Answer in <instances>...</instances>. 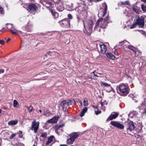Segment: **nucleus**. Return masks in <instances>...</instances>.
<instances>
[{
	"label": "nucleus",
	"mask_w": 146,
	"mask_h": 146,
	"mask_svg": "<svg viewBox=\"0 0 146 146\" xmlns=\"http://www.w3.org/2000/svg\"><path fill=\"white\" fill-rule=\"evenodd\" d=\"M68 17L69 19H72V16L71 14H68Z\"/></svg>",
	"instance_id": "79ce46f5"
},
{
	"label": "nucleus",
	"mask_w": 146,
	"mask_h": 146,
	"mask_svg": "<svg viewBox=\"0 0 146 146\" xmlns=\"http://www.w3.org/2000/svg\"><path fill=\"white\" fill-rule=\"evenodd\" d=\"M58 23L62 27L64 28H68L70 26V21L67 18L59 21Z\"/></svg>",
	"instance_id": "0eeeda50"
},
{
	"label": "nucleus",
	"mask_w": 146,
	"mask_h": 146,
	"mask_svg": "<svg viewBox=\"0 0 146 146\" xmlns=\"http://www.w3.org/2000/svg\"><path fill=\"white\" fill-rule=\"evenodd\" d=\"M47 135V133L46 132L44 133H42L40 136L42 137H46Z\"/></svg>",
	"instance_id": "e433bc0d"
},
{
	"label": "nucleus",
	"mask_w": 146,
	"mask_h": 146,
	"mask_svg": "<svg viewBox=\"0 0 146 146\" xmlns=\"http://www.w3.org/2000/svg\"><path fill=\"white\" fill-rule=\"evenodd\" d=\"M10 31L13 34L17 35V33L16 31V30L15 29L13 30L12 29H10Z\"/></svg>",
	"instance_id": "f704fd0d"
},
{
	"label": "nucleus",
	"mask_w": 146,
	"mask_h": 146,
	"mask_svg": "<svg viewBox=\"0 0 146 146\" xmlns=\"http://www.w3.org/2000/svg\"><path fill=\"white\" fill-rule=\"evenodd\" d=\"M110 124L113 126L120 129H123L124 127L123 124L119 122L116 121H112L110 122Z\"/></svg>",
	"instance_id": "f8f14e48"
},
{
	"label": "nucleus",
	"mask_w": 146,
	"mask_h": 146,
	"mask_svg": "<svg viewBox=\"0 0 146 146\" xmlns=\"http://www.w3.org/2000/svg\"><path fill=\"white\" fill-rule=\"evenodd\" d=\"M33 146H36V145H35L34 144V145H33Z\"/></svg>",
	"instance_id": "338daca9"
},
{
	"label": "nucleus",
	"mask_w": 146,
	"mask_h": 146,
	"mask_svg": "<svg viewBox=\"0 0 146 146\" xmlns=\"http://www.w3.org/2000/svg\"><path fill=\"white\" fill-rule=\"evenodd\" d=\"M100 104L102 106H103L104 105V103L102 102H101Z\"/></svg>",
	"instance_id": "bf43d9fd"
},
{
	"label": "nucleus",
	"mask_w": 146,
	"mask_h": 146,
	"mask_svg": "<svg viewBox=\"0 0 146 146\" xmlns=\"http://www.w3.org/2000/svg\"><path fill=\"white\" fill-rule=\"evenodd\" d=\"M79 134L78 132H74L70 134V137L67 140V143L69 144H72L76 139L78 137Z\"/></svg>",
	"instance_id": "39448f33"
},
{
	"label": "nucleus",
	"mask_w": 146,
	"mask_h": 146,
	"mask_svg": "<svg viewBox=\"0 0 146 146\" xmlns=\"http://www.w3.org/2000/svg\"><path fill=\"white\" fill-rule=\"evenodd\" d=\"M18 133H14L12 134L10 136L9 138L10 139H13L16 135L18 134Z\"/></svg>",
	"instance_id": "72a5a7b5"
},
{
	"label": "nucleus",
	"mask_w": 146,
	"mask_h": 146,
	"mask_svg": "<svg viewBox=\"0 0 146 146\" xmlns=\"http://www.w3.org/2000/svg\"><path fill=\"white\" fill-rule=\"evenodd\" d=\"M126 127L127 131H131L134 130L135 125L132 121H130L126 122Z\"/></svg>",
	"instance_id": "9b49d317"
},
{
	"label": "nucleus",
	"mask_w": 146,
	"mask_h": 146,
	"mask_svg": "<svg viewBox=\"0 0 146 146\" xmlns=\"http://www.w3.org/2000/svg\"><path fill=\"white\" fill-rule=\"evenodd\" d=\"M27 10L31 13L36 11L38 9L37 6L34 3H31L28 5Z\"/></svg>",
	"instance_id": "1a4fd4ad"
},
{
	"label": "nucleus",
	"mask_w": 146,
	"mask_h": 146,
	"mask_svg": "<svg viewBox=\"0 0 146 146\" xmlns=\"http://www.w3.org/2000/svg\"><path fill=\"white\" fill-rule=\"evenodd\" d=\"M138 109L142 115L146 114V106L143 103L141 104Z\"/></svg>",
	"instance_id": "9d476101"
},
{
	"label": "nucleus",
	"mask_w": 146,
	"mask_h": 146,
	"mask_svg": "<svg viewBox=\"0 0 146 146\" xmlns=\"http://www.w3.org/2000/svg\"><path fill=\"white\" fill-rule=\"evenodd\" d=\"M88 1L90 3H92L94 1H95V0H88Z\"/></svg>",
	"instance_id": "8fccbe9b"
},
{
	"label": "nucleus",
	"mask_w": 146,
	"mask_h": 146,
	"mask_svg": "<svg viewBox=\"0 0 146 146\" xmlns=\"http://www.w3.org/2000/svg\"><path fill=\"white\" fill-rule=\"evenodd\" d=\"M57 9L59 11H62L64 9V7L61 3H59L56 5Z\"/></svg>",
	"instance_id": "dca6fc26"
},
{
	"label": "nucleus",
	"mask_w": 146,
	"mask_h": 146,
	"mask_svg": "<svg viewBox=\"0 0 146 146\" xmlns=\"http://www.w3.org/2000/svg\"><path fill=\"white\" fill-rule=\"evenodd\" d=\"M133 11L137 14H139L140 12V8L137 6H134L132 8Z\"/></svg>",
	"instance_id": "aec40b11"
},
{
	"label": "nucleus",
	"mask_w": 146,
	"mask_h": 146,
	"mask_svg": "<svg viewBox=\"0 0 146 146\" xmlns=\"http://www.w3.org/2000/svg\"><path fill=\"white\" fill-rule=\"evenodd\" d=\"M84 28L83 29L84 32L88 35H90L92 31V28L93 27V22L91 20H89L87 21L85 25L84 22Z\"/></svg>",
	"instance_id": "f03ea898"
},
{
	"label": "nucleus",
	"mask_w": 146,
	"mask_h": 146,
	"mask_svg": "<svg viewBox=\"0 0 146 146\" xmlns=\"http://www.w3.org/2000/svg\"><path fill=\"white\" fill-rule=\"evenodd\" d=\"M87 110L88 109L87 107H85L84 108L80 114V116L81 117H83L85 113L87 111Z\"/></svg>",
	"instance_id": "4be33fe9"
},
{
	"label": "nucleus",
	"mask_w": 146,
	"mask_h": 146,
	"mask_svg": "<svg viewBox=\"0 0 146 146\" xmlns=\"http://www.w3.org/2000/svg\"><path fill=\"white\" fill-rule=\"evenodd\" d=\"M128 48L135 52H136L135 47L132 45H129L128 46Z\"/></svg>",
	"instance_id": "c756f323"
},
{
	"label": "nucleus",
	"mask_w": 146,
	"mask_h": 146,
	"mask_svg": "<svg viewBox=\"0 0 146 146\" xmlns=\"http://www.w3.org/2000/svg\"><path fill=\"white\" fill-rule=\"evenodd\" d=\"M124 41H121V42H119V43H122V42H123Z\"/></svg>",
	"instance_id": "680f3d73"
},
{
	"label": "nucleus",
	"mask_w": 146,
	"mask_h": 146,
	"mask_svg": "<svg viewBox=\"0 0 146 146\" xmlns=\"http://www.w3.org/2000/svg\"><path fill=\"white\" fill-rule=\"evenodd\" d=\"M106 55L108 57L110 58V59L112 60H114L115 59V56H114L111 53H106Z\"/></svg>",
	"instance_id": "b1692460"
},
{
	"label": "nucleus",
	"mask_w": 146,
	"mask_h": 146,
	"mask_svg": "<svg viewBox=\"0 0 146 146\" xmlns=\"http://www.w3.org/2000/svg\"><path fill=\"white\" fill-rule=\"evenodd\" d=\"M101 83L102 85H104L105 87H108L110 88H111V85L110 84H108L106 82H102Z\"/></svg>",
	"instance_id": "7c9ffc66"
},
{
	"label": "nucleus",
	"mask_w": 146,
	"mask_h": 146,
	"mask_svg": "<svg viewBox=\"0 0 146 146\" xmlns=\"http://www.w3.org/2000/svg\"><path fill=\"white\" fill-rule=\"evenodd\" d=\"M25 29L28 32H31L32 31V27L31 25H28Z\"/></svg>",
	"instance_id": "393cba45"
},
{
	"label": "nucleus",
	"mask_w": 146,
	"mask_h": 146,
	"mask_svg": "<svg viewBox=\"0 0 146 146\" xmlns=\"http://www.w3.org/2000/svg\"><path fill=\"white\" fill-rule=\"evenodd\" d=\"M95 71H94L93 72V73L94 74V75L96 76V77H99V76L97 74H95Z\"/></svg>",
	"instance_id": "de8ad7c7"
},
{
	"label": "nucleus",
	"mask_w": 146,
	"mask_h": 146,
	"mask_svg": "<svg viewBox=\"0 0 146 146\" xmlns=\"http://www.w3.org/2000/svg\"><path fill=\"white\" fill-rule=\"evenodd\" d=\"M18 122V120H15L10 121L8 122V123L9 125H14L17 124Z\"/></svg>",
	"instance_id": "412c9836"
},
{
	"label": "nucleus",
	"mask_w": 146,
	"mask_h": 146,
	"mask_svg": "<svg viewBox=\"0 0 146 146\" xmlns=\"http://www.w3.org/2000/svg\"><path fill=\"white\" fill-rule=\"evenodd\" d=\"M109 16H107L104 19L102 18L99 19L95 24L94 29H97L100 26V28L105 29L109 22Z\"/></svg>",
	"instance_id": "f257e3e1"
},
{
	"label": "nucleus",
	"mask_w": 146,
	"mask_h": 146,
	"mask_svg": "<svg viewBox=\"0 0 146 146\" xmlns=\"http://www.w3.org/2000/svg\"><path fill=\"white\" fill-rule=\"evenodd\" d=\"M11 40V39L10 38H9L7 39V43L8 42L10 41Z\"/></svg>",
	"instance_id": "603ef678"
},
{
	"label": "nucleus",
	"mask_w": 146,
	"mask_h": 146,
	"mask_svg": "<svg viewBox=\"0 0 146 146\" xmlns=\"http://www.w3.org/2000/svg\"><path fill=\"white\" fill-rule=\"evenodd\" d=\"M98 74H100V75H102V74L101 73H98Z\"/></svg>",
	"instance_id": "69168bd1"
},
{
	"label": "nucleus",
	"mask_w": 146,
	"mask_h": 146,
	"mask_svg": "<svg viewBox=\"0 0 146 146\" xmlns=\"http://www.w3.org/2000/svg\"><path fill=\"white\" fill-rule=\"evenodd\" d=\"M107 91V92H110V91H111V90H107V91Z\"/></svg>",
	"instance_id": "0e129e2a"
},
{
	"label": "nucleus",
	"mask_w": 146,
	"mask_h": 146,
	"mask_svg": "<svg viewBox=\"0 0 146 146\" xmlns=\"http://www.w3.org/2000/svg\"><path fill=\"white\" fill-rule=\"evenodd\" d=\"M118 115L119 113L116 112H112L108 117L106 121H108L109 120H112L113 119H115L118 116Z\"/></svg>",
	"instance_id": "ddd939ff"
},
{
	"label": "nucleus",
	"mask_w": 146,
	"mask_h": 146,
	"mask_svg": "<svg viewBox=\"0 0 146 146\" xmlns=\"http://www.w3.org/2000/svg\"><path fill=\"white\" fill-rule=\"evenodd\" d=\"M83 103L84 106H87L88 105V100L86 98H85L84 99Z\"/></svg>",
	"instance_id": "2f4dec72"
},
{
	"label": "nucleus",
	"mask_w": 146,
	"mask_h": 146,
	"mask_svg": "<svg viewBox=\"0 0 146 146\" xmlns=\"http://www.w3.org/2000/svg\"><path fill=\"white\" fill-rule=\"evenodd\" d=\"M102 7H101L99 11L98 15L104 17L105 16L107 9V5L105 2L102 3Z\"/></svg>",
	"instance_id": "423d86ee"
},
{
	"label": "nucleus",
	"mask_w": 146,
	"mask_h": 146,
	"mask_svg": "<svg viewBox=\"0 0 146 146\" xmlns=\"http://www.w3.org/2000/svg\"><path fill=\"white\" fill-rule=\"evenodd\" d=\"M50 11L54 18H58L59 15L57 13L55 12L52 9H51V10H50Z\"/></svg>",
	"instance_id": "5701e85b"
},
{
	"label": "nucleus",
	"mask_w": 146,
	"mask_h": 146,
	"mask_svg": "<svg viewBox=\"0 0 146 146\" xmlns=\"http://www.w3.org/2000/svg\"><path fill=\"white\" fill-rule=\"evenodd\" d=\"M39 111L40 112V113H41L42 112V111L41 110H39Z\"/></svg>",
	"instance_id": "e2e57ef3"
},
{
	"label": "nucleus",
	"mask_w": 146,
	"mask_h": 146,
	"mask_svg": "<svg viewBox=\"0 0 146 146\" xmlns=\"http://www.w3.org/2000/svg\"><path fill=\"white\" fill-rule=\"evenodd\" d=\"M100 46L101 48L100 51L103 54H104L106 53V46L104 44H100Z\"/></svg>",
	"instance_id": "f3484780"
},
{
	"label": "nucleus",
	"mask_w": 146,
	"mask_h": 146,
	"mask_svg": "<svg viewBox=\"0 0 146 146\" xmlns=\"http://www.w3.org/2000/svg\"><path fill=\"white\" fill-rule=\"evenodd\" d=\"M64 123H62V124H61L59 125L58 127L57 128L58 129H60V128L62 127H64Z\"/></svg>",
	"instance_id": "ea45409f"
},
{
	"label": "nucleus",
	"mask_w": 146,
	"mask_h": 146,
	"mask_svg": "<svg viewBox=\"0 0 146 146\" xmlns=\"http://www.w3.org/2000/svg\"><path fill=\"white\" fill-rule=\"evenodd\" d=\"M118 89L122 96H126L129 93V89L128 86L127 84H122L120 85L119 86Z\"/></svg>",
	"instance_id": "20e7f679"
},
{
	"label": "nucleus",
	"mask_w": 146,
	"mask_h": 146,
	"mask_svg": "<svg viewBox=\"0 0 146 146\" xmlns=\"http://www.w3.org/2000/svg\"><path fill=\"white\" fill-rule=\"evenodd\" d=\"M144 17L142 16L140 17L138 16L137 17L134 21V23L132 25L131 29L134 28L138 25L139 27L143 28L144 26Z\"/></svg>",
	"instance_id": "7ed1b4c3"
},
{
	"label": "nucleus",
	"mask_w": 146,
	"mask_h": 146,
	"mask_svg": "<svg viewBox=\"0 0 146 146\" xmlns=\"http://www.w3.org/2000/svg\"><path fill=\"white\" fill-rule=\"evenodd\" d=\"M121 3L123 5H125V2H121Z\"/></svg>",
	"instance_id": "052dcab7"
},
{
	"label": "nucleus",
	"mask_w": 146,
	"mask_h": 146,
	"mask_svg": "<svg viewBox=\"0 0 146 146\" xmlns=\"http://www.w3.org/2000/svg\"><path fill=\"white\" fill-rule=\"evenodd\" d=\"M58 120V118L56 117H54L51 119L48 120L47 122L50 123H55Z\"/></svg>",
	"instance_id": "a211bd4d"
},
{
	"label": "nucleus",
	"mask_w": 146,
	"mask_h": 146,
	"mask_svg": "<svg viewBox=\"0 0 146 146\" xmlns=\"http://www.w3.org/2000/svg\"><path fill=\"white\" fill-rule=\"evenodd\" d=\"M114 54L116 56H118V54L117 50H115L114 52Z\"/></svg>",
	"instance_id": "a18cd8bd"
},
{
	"label": "nucleus",
	"mask_w": 146,
	"mask_h": 146,
	"mask_svg": "<svg viewBox=\"0 0 146 146\" xmlns=\"http://www.w3.org/2000/svg\"><path fill=\"white\" fill-rule=\"evenodd\" d=\"M2 134L4 135V138L6 139L7 137L9 135V132L7 131H5L2 132Z\"/></svg>",
	"instance_id": "a878e982"
},
{
	"label": "nucleus",
	"mask_w": 146,
	"mask_h": 146,
	"mask_svg": "<svg viewBox=\"0 0 146 146\" xmlns=\"http://www.w3.org/2000/svg\"><path fill=\"white\" fill-rule=\"evenodd\" d=\"M39 122L38 121L36 122L35 120H34L32 122L31 129L34 131V133H36L39 129Z\"/></svg>",
	"instance_id": "6e6552de"
},
{
	"label": "nucleus",
	"mask_w": 146,
	"mask_h": 146,
	"mask_svg": "<svg viewBox=\"0 0 146 146\" xmlns=\"http://www.w3.org/2000/svg\"><path fill=\"white\" fill-rule=\"evenodd\" d=\"M50 114V111L48 110H46L44 111V115H49Z\"/></svg>",
	"instance_id": "c9c22d12"
},
{
	"label": "nucleus",
	"mask_w": 146,
	"mask_h": 146,
	"mask_svg": "<svg viewBox=\"0 0 146 146\" xmlns=\"http://www.w3.org/2000/svg\"><path fill=\"white\" fill-rule=\"evenodd\" d=\"M141 8L143 11L146 12V5L142 4L141 5Z\"/></svg>",
	"instance_id": "473e14b6"
},
{
	"label": "nucleus",
	"mask_w": 146,
	"mask_h": 146,
	"mask_svg": "<svg viewBox=\"0 0 146 146\" xmlns=\"http://www.w3.org/2000/svg\"><path fill=\"white\" fill-rule=\"evenodd\" d=\"M47 53L48 54H50V55H55L57 57H58L59 56V54L58 53L56 52H51L50 51H49Z\"/></svg>",
	"instance_id": "cd10ccee"
},
{
	"label": "nucleus",
	"mask_w": 146,
	"mask_h": 146,
	"mask_svg": "<svg viewBox=\"0 0 146 146\" xmlns=\"http://www.w3.org/2000/svg\"><path fill=\"white\" fill-rule=\"evenodd\" d=\"M101 0H95V2L96 3L99 2Z\"/></svg>",
	"instance_id": "5fc2aeb1"
},
{
	"label": "nucleus",
	"mask_w": 146,
	"mask_h": 146,
	"mask_svg": "<svg viewBox=\"0 0 146 146\" xmlns=\"http://www.w3.org/2000/svg\"><path fill=\"white\" fill-rule=\"evenodd\" d=\"M141 1L145 3H146V0H141Z\"/></svg>",
	"instance_id": "4d7b16f0"
},
{
	"label": "nucleus",
	"mask_w": 146,
	"mask_h": 146,
	"mask_svg": "<svg viewBox=\"0 0 146 146\" xmlns=\"http://www.w3.org/2000/svg\"><path fill=\"white\" fill-rule=\"evenodd\" d=\"M18 133V134H19V137L20 138H22L23 136L22 132L21 131H20Z\"/></svg>",
	"instance_id": "4c0bfd02"
},
{
	"label": "nucleus",
	"mask_w": 146,
	"mask_h": 146,
	"mask_svg": "<svg viewBox=\"0 0 146 146\" xmlns=\"http://www.w3.org/2000/svg\"><path fill=\"white\" fill-rule=\"evenodd\" d=\"M75 103V101L73 99H70L68 100L67 102V104L69 106L74 104Z\"/></svg>",
	"instance_id": "bb28decb"
},
{
	"label": "nucleus",
	"mask_w": 146,
	"mask_h": 146,
	"mask_svg": "<svg viewBox=\"0 0 146 146\" xmlns=\"http://www.w3.org/2000/svg\"><path fill=\"white\" fill-rule=\"evenodd\" d=\"M80 106H82V101L80 100Z\"/></svg>",
	"instance_id": "13d9d810"
},
{
	"label": "nucleus",
	"mask_w": 146,
	"mask_h": 146,
	"mask_svg": "<svg viewBox=\"0 0 146 146\" xmlns=\"http://www.w3.org/2000/svg\"><path fill=\"white\" fill-rule=\"evenodd\" d=\"M40 3L43 5H46L45 3L46 4L48 7L51 6L52 5V3L48 0H40Z\"/></svg>",
	"instance_id": "2eb2a0df"
},
{
	"label": "nucleus",
	"mask_w": 146,
	"mask_h": 146,
	"mask_svg": "<svg viewBox=\"0 0 146 146\" xmlns=\"http://www.w3.org/2000/svg\"><path fill=\"white\" fill-rule=\"evenodd\" d=\"M70 146H75L73 145H70Z\"/></svg>",
	"instance_id": "774afa93"
},
{
	"label": "nucleus",
	"mask_w": 146,
	"mask_h": 146,
	"mask_svg": "<svg viewBox=\"0 0 146 146\" xmlns=\"http://www.w3.org/2000/svg\"><path fill=\"white\" fill-rule=\"evenodd\" d=\"M33 108L32 106H30L28 108L30 112H31L33 110Z\"/></svg>",
	"instance_id": "a19ab883"
},
{
	"label": "nucleus",
	"mask_w": 146,
	"mask_h": 146,
	"mask_svg": "<svg viewBox=\"0 0 146 146\" xmlns=\"http://www.w3.org/2000/svg\"><path fill=\"white\" fill-rule=\"evenodd\" d=\"M0 43L2 44L3 45L4 44V42L3 40H0Z\"/></svg>",
	"instance_id": "c03bdc74"
},
{
	"label": "nucleus",
	"mask_w": 146,
	"mask_h": 146,
	"mask_svg": "<svg viewBox=\"0 0 146 146\" xmlns=\"http://www.w3.org/2000/svg\"><path fill=\"white\" fill-rule=\"evenodd\" d=\"M95 112L96 115H98L100 113H101V111L99 110L97 111L95 110Z\"/></svg>",
	"instance_id": "58836bf2"
},
{
	"label": "nucleus",
	"mask_w": 146,
	"mask_h": 146,
	"mask_svg": "<svg viewBox=\"0 0 146 146\" xmlns=\"http://www.w3.org/2000/svg\"><path fill=\"white\" fill-rule=\"evenodd\" d=\"M100 27V26H99V27ZM99 28V27L97 28V29H96V30H97L98 31L100 32L101 31V29L100 28H99L98 29H98Z\"/></svg>",
	"instance_id": "3c124183"
},
{
	"label": "nucleus",
	"mask_w": 146,
	"mask_h": 146,
	"mask_svg": "<svg viewBox=\"0 0 146 146\" xmlns=\"http://www.w3.org/2000/svg\"><path fill=\"white\" fill-rule=\"evenodd\" d=\"M3 9L0 6V13H3Z\"/></svg>",
	"instance_id": "37998d69"
},
{
	"label": "nucleus",
	"mask_w": 146,
	"mask_h": 146,
	"mask_svg": "<svg viewBox=\"0 0 146 146\" xmlns=\"http://www.w3.org/2000/svg\"><path fill=\"white\" fill-rule=\"evenodd\" d=\"M60 146H68L66 144H61V145H60Z\"/></svg>",
	"instance_id": "864d4df0"
},
{
	"label": "nucleus",
	"mask_w": 146,
	"mask_h": 146,
	"mask_svg": "<svg viewBox=\"0 0 146 146\" xmlns=\"http://www.w3.org/2000/svg\"><path fill=\"white\" fill-rule=\"evenodd\" d=\"M19 106V103L16 100H14L13 102V106L15 107H17V106Z\"/></svg>",
	"instance_id": "c85d7f7f"
},
{
	"label": "nucleus",
	"mask_w": 146,
	"mask_h": 146,
	"mask_svg": "<svg viewBox=\"0 0 146 146\" xmlns=\"http://www.w3.org/2000/svg\"><path fill=\"white\" fill-rule=\"evenodd\" d=\"M92 107H93L94 109H97L98 108L97 107H96L94 106H93Z\"/></svg>",
	"instance_id": "6e6d98bb"
},
{
	"label": "nucleus",
	"mask_w": 146,
	"mask_h": 146,
	"mask_svg": "<svg viewBox=\"0 0 146 146\" xmlns=\"http://www.w3.org/2000/svg\"><path fill=\"white\" fill-rule=\"evenodd\" d=\"M125 5H128L129 4V2L128 1H126L125 2Z\"/></svg>",
	"instance_id": "09e8293b"
},
{
	"label": "nucleus",
	"mask_w": 146,
	"mask_h": 146,
	"mask_svg": "<svg viewBox=\"0 0 146 146\" xmlns=\"http://www.w3.org/2000/svg\"><path fill=\"white\" fill-rule=\"evenodd\" d=\"M60 106L62 107L63 109H64L65 108H66L68 106H69V105H68V104H67V101L66 100H64L61 102Z\"/></svg>",
	"instance_id": "6ab92c4d"
},
{
	"label": "nucleus",
	"mask_w": 146,
	"mask_h": 146,
	"mask_svg": "<svg viewBox=\"0 0 146 146\" xmlns=\"http://www.w3.org/2000/svg\"><path fill=\"white\" fill-rule=\"evenodd\" d=\"M4 71V70L0 69V74L3 73Z\"/></svg>",
	"instance_id": "49530a36"
},
{
	"label": "nucleus",
	"mask_w": 146,
	"mask_h": 146,
	"mask_svg": "<svg viewBox=\"0 0 146 146\" xmlns=\"http://www.w3.org/2000/svg\"><path fill=\"white\" fill-rule=\"evenodd\" d=\"M55 139V137L53 135L51 136L48 138V141L46 143V145L48 146H51L53 143V141Z\"/></svg>",
	"instance_id": "4468645a"
}]
</instances>
